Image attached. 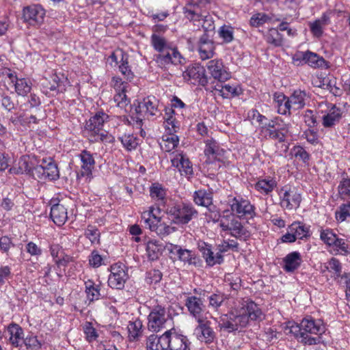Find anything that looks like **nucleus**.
<instances>
[{"mask_svg": "<svg viewBox=\"0 0 350 350\" xmlns=\"http://www.w3.org/2000/svg\"><path fill=\"white\" fill-rule=\"evenodd\" d=\"M198 249L202 253V255L204 258L207 265L213 267L216 264L220 265L223 262V256L220 254L218 251L215 254H214V252L212 250V246L211 245L205 242H202L198 243Z\"/></svg>", "mask_w": 350, "mask_h": 350, "instance_id": "obj_24", "label": "nucleus"}, {"mask_svg": "<svg viewBox=\"0 0 350 350\" xmlns=\"http://www.w3.org/2000/svg\"><path fill=\"white\" fill-rule=\"evenodd\" d=\"M288 98L291 110H299L304 108L306 105V92L300 90H295Z\"/></svg>", "mask_w": 350, "mask_h": 350, "instance_id": "obj_35", "label": "nucleus"}, {"mask_svg": "<svg viewBox=\"0 0 350 350\" xmlns=\"http://www.w3.org/2000/svg\"><path fill=\"white\" fill-rule=\"evenodd\" d=\"M184 77L193 79V83H198L202 86H206L208 83V77L204 66L200 64H194L189 66L184 72Z\"/></svg>", "mask_w": 350, "mask_h": 350, "instance_id": "obj_19", "label": "nucleus"}, {"mask_svg": "<svg viewBox=\"0 0 350 350\" xmlns=\"http://www.w3.org/2000/svg\"><path fill=\"white\" fill-rule=\"evenodd\" d=\"M231 213L238 217L252 218L255 215L254 206L247 200L241 197H234L230 201Z\"/></svg>", "mask_w": 350, "mask_h": 350, "instance_id": "obj_12", "label": "nucleus"}, {"mask_svg": "<svg viewBox=\"0 0 350 350\" xmlns=\"http://www.w3.org/2000/svg\"><path fill=\"white\" fill-rule=\"evenodd\" d=\"M164 350H188L190 342L186 336L177 334L174 329L167 330L161 335Z\"/></svg>", "mask_w": 350, "mask_h": 350, "instance_id": "obj_6", "label": "nucleus"}, {"mask_svg": "<svg viewBox=\"0 0 350 350\" xmlns=\"http://www.w3.org/2000/svg\"><path fill=\"white\" fill-rule=\"evenodd\" d=\"M113 81L114 83V88L116 91V94L113 97L114 102L117 103L118 107L124 108L130 103L126 95L128 83L123 81L120 77H113Z\"/></svg>", "mask_w": 350, "mask_h": 350, "instance_id": "obj_20", "label": "nucleus"}, {"mask_svg": "<svg viewBox=\"0 0 350 350\" xmlns=\"http://www.w3.org/2000/svg\"><path fill=\"white\" fill-rule=\"evenodd\" d=\"M305 59V64L312 68H323L326 65V61L323 57L310 51H306V55H301Z\"/></svg>", "mask_w": 350, "mask_h": 350, "instance_id": "obj_41", "label": "nucleus"}, {"mask_svg": "<svg viewBox=\"0 0 350 350\" xmlns=\"http://www.w3.org/2000/svg\"><path fill=\"white\" fill-rule=\"evenodd\" d=\"M44 16V9L38 4L31 5L23 9V18L30 25L42 23Z\"/></svg>", "mask_w": 350, "mask_h": 350, "instance_id": "obj_15", "label": "nucleus"}, {"mask_svg": "<svg viewBox=\"0 0 350 350\" xmlns=\"http://www.w3.org/2000/svg\"><path fill=\"white\" fill-rule=\"evenodd\" d=\"M185 306L196 321L206 318L205 306L203 301L196 296H188L185 299Z\"/></svg>", "mask_w": 350, "mask_h": 350, "instance_id": "obj_17", "label": "nucleus"}, {"mask_svg": "<svg viewBox=\"0 0 350 350\" xmlns=\"http://www.w3.org/2000/svg\"><path fill=\"white\" fill-rule=\"evenodd\" d=\"M150 195L159 206L166 203V191L159 183H153L150 188Z\"/></svg>", "mask_w": 350, "mask_h": 350, "instance_id": "obj_36", "label": "nucleus"}, {"mask_svg": "<svg viewBox=\"0 0 350 350\" xmlns=\"http://www.w3.org/2000/svg\"><path fill=\"white\" fill-rule=\"evenodd\" d=\"M165 212L172 222L178 225L188 224L198 214L192 204L183 202L167 206Z\"/></svg>", "mask_w": 350, "mask_h": 350, "instance_id": "obj_4", "label": "nucleus"}, {"mask_svg": "<svg viewBox=\"0 0 350 350\" xmlns=\"http://www.w3.org/2000/svg\"><path fill=\"white\" fill-rule=\"evenodd\" d=\"M108 118V115L105 113L98 112L86 122L85 131L88 133L90 139L103 130L104 122Z\"/></svg>", "mask_w": 350, "mask_h": 350, "instance_id": "obj_18", "label": "nucleus"}, {"mask_svg": "<svg viewBox=\"0 0 350 350\" xmlns=\"http://www.w3.org/2000/svg\"><path fill=\"white\" fill-rule=\"evenodd\" d=\"M171 162L172 165L176 167L182 175H191L193 174L192 165L186 155L183 153H173Z\"/></svg>", "mask_w": 350, "mask_h": 350, "instance_id": "obj_27", "label": "nucleus"}, {"mask_svg": "<svg viewBox=\"0 0 350 350\" xmlns=\"http://www.w3.org/2000/svg\"><path fill=\"white\" fill-rule=\"evenodd\" d=\"M198 325L194 329V334L201 342L211 343L215 338V333L211 327V323L207 317L196 321Z\"/></svg>", "mask_w": 350, "mask_h": 350, "instance_id": "obj_13", "label": "nucleus"}, {"mask_svg": "<svg viewBox=\"0 0 350 350\" xmlns=\"http://www.w3.org/2000/svg\"><path fill=\"white\" fill-rule=\"evenodd\" d=\"M35 159L33 160L29 156L22 157L18 161V171L23 174L32 175L36 176L35 174L34 167L36 166L34 163Z\"/></svg>", "mask_w": 350, "mask_h": 350, "instance_id": "obj_42", "label": "nucleus"}, {"mask_svg": "<svg viewBox=\"0 0 350 350\" xmlns=\"http://www.w3.org/2000/svg\"><path fill=\"white\" fill-rule=\"evenodd\" d=\"M174 113V111L172 109H169L168 111H166V115L167 118H166V127L169 131L170 134H172V133L176 132V129L178 126L176 125V119L173 117V114Z\"/></svg>", "mask_w": 350, "mask_h": 350, "instance_id": "obj_63", "label": "nucleus"}, {"mask_svg": "<svg viewBox=\"0 0 350 350\" xmlns=\"http://www.w3.org/2000/svg\"><path fill=\"white\" fill-rule=\"evenodd\" d=\"M137 113H144L147 116H154L157 115V100L154 97H147L144 98L142 102L139 103L138 105L135 107Z\"/></svg>", "mask_w": 350, "mask_h": 350, "instance_id": "obj_30", "label": "nucleus"}, {"mask_svg": "<svg viewBox=\"0 0 350 350\" xmlns=\"http://www.w3.org/2000/svg\"><path fill=\"white\" fill-rule=\"evenodd\" d=\"M15 91L19 96H25L30 92L31 90V81L25 78H19L14 83Z\"/></svg>", "mask_w": 350, "mask_h": 350, "instance_id": "obj_48", "label": "nucleus"}, {"mask_svg": "<svg viewBox=\"0 0 350 350\" xmlns=\"http://www.w3.org/2000/svg\"><path fill=\"white\" fill-rule=\"evenodd\" d=\"M122 54V58L120 60V64L119 65V70L122 74V75L124 76L125 79L127 81H131L133 80L134 77V74L131 71L130 66L129 65V61H128V55L123 53L122 51H121Z\"/></svg>", "mask_w": 350, "mask_h": 350, "instance_id": "obj_52", "label": "nucleus"}, {"mask_svg": "<svg viewBox=\"0 0 350 350\" xmlns=\"http://www.w3.org/2000/svg\"><path fill=\"white\" fill-rule=\"evenodd\" d=\"M301 327L304 329V336L313 334L319 336L324 332V326L321 320L307 317L301 321Z\"/></svg>", "mask_w": 350, "mask_h": 350, "instance_id": "obj_26", "label": "nucleus"}, {"mask_svg": "<svg viewBox=\"0 0 350 350\" xmlns=\"http://www.w3.org/2000/svg\"><path fill=\"white\" fill-rule=\"evenodd\" d=\"M206 68L211 77L221 83L225 82L231 77L230 72L224 65L221 59L210 60L206 64Z\"/></svg>", "mask_w": 350, "mask_h": 350, "instance_id": "obj_14", "label": "nucleus"}, {"mask_svg": "<svg viewBox=\"0 0 350 350\" xmlns=\"http://www.w3.org/2000/svg\"><path fill=\"white\" fill-rule=\"evenodd\" d=\"M214 90L219 92V94L223 98H230L239 95V90L237 87L231 86L229 84H217Z\"/></svg>", "mask_w": 350, "mask_h": 350, "instance_id": "obj_46", "label": "nucleus"}, {"mask_svg": "<svg viewBox=\"0 0 350 350\" xmlns=\"http://www.w3.org/2000/svg\"><path fill=\"white\" fill-rule=\"evenodd\" d=\"M277 183L273 179H261L255 185V189L263 194H268L276 187Z\"/></svg>", "mask_w": 350, "mask_h": 350, "instance_id": "obj_49", "label": "nucleus"}, {"mask_svg": "<svg viewBox=\"0 0 350 350\" xmlns=\"http://www.w3.org/2000/svg\"><path fill=\"white\" fill-rule=\"evenodd\" d=\"M219 35L225 42L229 43L234 39L233 28L230 26L224 25L220 27Z\"/></svg>", "mask_w": 350, "mask_h": 350, "instance_id": "obj_59", "label": "nucleus"}, {"mask_svg": "<svg viewBox=\"0 0 350 350\" xmlns=\"http://www.w3.org/2000/svg\"><path fill=\"white\" fill-rule=\"evenodd\" d=\"M344 110L332 105L326 114L322 117V125L327 129H332L338 124L343 117Z\"/></svg>", "mask_w": 350, "mask_h": 350, "instance_id": "obj_25", "label": "nucleus"}, {"mask_svg": "<svg viewBox=\"0 0 350 350\" xmlns=\"http://www.w3.org/2000/svg\"><path fill=\"white\" fill-rule=\"evenodd\" d=\"M215 45L211 36L208 33H204L198 42V51L202 60H206L213 57L215 54Z\"/></svg>", "mask_w": 350, "mask_h": 350, "instance_id": "obj_16", "label": "nucleus"}, {"mask_svg": "<svg viewBox=\"0 0 350 350\" xmlns=\"http://www.w3.org/2000/svg\"><path fill=\"white\" fill-rule=\"evenodd\" d=\"M282 122L279 118L265 122L259 126V135L266 139L276 140L280 143L284 142L286 139V133L288 131V126L282 125Z\"/></svg>", "mask_w": 350, "mask_h": 350, "instance_id": "obj_5", "label": "nucleus"}, {"mask_svg": "<svg viewBox=\"0 0 350 350\" xmlns=\"http://www.w3.org/2000/svg\"><path fill=\"white\" fill-rule=\"evenodd\" d=\"M289 230L294 232L297 239H303L307 237L308 233V228L300 222H295L289 227Z\"/></svg>", "mask_w": 350, "mask_h": 350, "instance_id": "obj_56", "label": "nucleus"}, {"mask_svg": "<svg viewBox=\"0 0 350 350\" xmlns=\"http://www.w3.org/2000/svg\"><path fill=\"white\" fill-rule=\"evenodd\" d=\"M170 319L165 307L161 305L154 306L148 317V330L159 332L165 328V324Z\"/></svg>", "mask_w": 350, "mask_h": 350, "instance_id": "obj_7", "label": "nucleus"}, {"mask_svg": "<svg viewBox=\"0 0 350 350\" xmlns=\"http://www.w3.org/2000/svg\"><path fill=\"white\" fill-rule=\"evenodd\" d=\"M162 273L158 269H152L147 273L146 281L149 284H157L162 279Z\"/></svg>", "mask_w": 350, "mask_h": 350, "instance_id": "obj_64", "label": "nucleus"}, {"mask_svg": "<svg viewBox=\"0 0 350 350\" xmlns=\"http://www.w3.org/2000/svg\"><path fill=\"white\" fill-rule=\"evenodd\" d=\"M85 236L93 244L99 243L100 232L95 226H88L85 231Z\"/></svg>", "mask_w": 350, "mask_h": 350, "instance_id": "obj_61", "label": "nucleus"}, {"mask_svg": "<svg viewBox=\"0 0 350 350\" xmlns=\"http://www.w3.org/2000/svg\"><path fill=\"white\" fill-rule=\"evenodd\" d=\"M217 250L220 254L230 250L237 252L239 250V243L235 240L228 239L227 241H224L222 243L218 245Z\"/></svg>", "mask_w": 350, "mask_h": 350, "instance_id": "obj_57", "label": "nucleus"}, {"mask_svg": "<svg viewBox=\"0 0 350 350\" xmlns=\"http://www.w3.org/2000/svg\"><path fill=\"white\" fill-rule=\"evenodd\" d=\"M174 248L176 250V255L180 261L189 265L200 266L202 261L200 257L192 250L183 249L178 245H174Z\"/></svg>", "mask_w": 350, "mask_h": 350, "instance_id": "obj_29", "label": "nucleus"}, {"mask_svg": "<svg viewBox=\"0 0 350 350\" xmlns=\"http://www.w3.org/2000/svg\"><path fill=\"white\" fill-rule=\"evenodd\" d=\"M290 332L293 334L301 342L306 345H315L320 342L319 336H304V329L299 324H293L290 327Z\"/></svg>", "mask_w": 350, "mask_h": 350, "instance_id": "obj_31", "label": "nucleus"}, {"mask_svg": "<svg viewBox=\"0 0 350 350\" xmlns=\"http://www.w3.org/2000/svg\"><path fill=\"white\" fill-rule=\"evenodd\" d=\"M339 198L344 201H350V178L343 176L338 185Z\"/></svg>", "mask_w": 350, "mask_h": 350, "instance_id": "obj_45", "label": "nucleus"}, {"mask_svg": "<svg viewBox=\"0 0 350 350\" xmlns=\"http://www.w3.org/2000/svg\"><path fill=\"white\" fill-rule=\"evenodd\" d=\"M111 273L108 278V285L114 289L122 290L129 279L128 269L122 263H116L110 267Z\"/></svg>", "mask_w": 350, "mask_h": 350, "instance_id": "obj_9", "label": "nucleus"}, {"mask_svg": "<svg viewBox=\"0 0 350 350\" xmlns=\"http://www.w3.org/2000/svg\"><path fill=\"white\" fill-rule=\"evenodd\" d=\"M34 170L36 177L40 179L54 180L59 176L57 166L51 157L42 159L34 167Z\"/></svg>", "mask_w": 350, "mask_h": 350, "instance_id": "obj_10", "label": "nucleus"}, {"mask_svg": "<svg viewBox=\"0 0 350 350\" xmlns=\"http://www.w3.org/2000/svg\"><path fill=\"white\" fill-rule=\"evenodd\" d=\"M226 299H227V296L224 293H213L208 297V306L217 310Z\"/></svg>", "mask_w": 350, "mask_h": 350, "instance_id": "obj_54", "label": "nucleus"}, {"mask_svg": "<svg viewBox=\"0 0 350 350\" xmlns=\"http://www.w3.org/2000/svg\"><path fill=\"white\" fill-rule=\"evenodd\" d=\"M160 211L159 207H150L148 211L142 213L141 221L144 222L146 228L155 232L159 236H167L175 232L176 228L161 222V218L157 215Z\"/></svg>", "mask_w": 350, "mask_h": 350, "instance_id": "obj_3", "label": "nucleus"}, {"mask_svg": "<svg viewBox=\"0 0 350 350\" xmlns=\"http://www.w3.org/2000/svg\"><path fill=\"white\" fill-rule=\"evenodd\" d=\"M150 42L154 49L159 52V54L155 55V61L160 67L181 63V55L176 49L170 46L164 37L152 33Z\"/></svg>", "mask_w": 350, "mask_h": 350, "instance_id": "obj_1", "label": "nucleus"}, {"mask_svg": "<svg viewBox=\"0 0 350 350\" xmlns=\"http://www.w3.org/2000/svg\"><path fill=\"white\" fill-rule=\"evenodd\" d=\"M179 143V139L177 135L170 134L164 135L162 138V142L160 144L161 149L165 152H171Z\"/></svg>", "mask_w": 350, "mask_h": 350, "instance_id": "obj_47", "label": "nucleus"}, {"mask_svg": "<svg viewBox=\"0 0 350 350\" xmlns=\"http://www.w3.org/2000/svg\"><path fill=\"white\" fill-rule=\"evenodd\" d=\"M347 204H342L339 206V210L336 212V219L340 221H345L350 217V201Z\"/></svg>", "mask_w": 350, "mask_h": 350, "instance_id": "obj_60", "label": "nucleus"}, {"mask_svg": "<svg viewBox=\"0 0 350 350\" xmlns=\"http://www.w3.org/2000/svg\"><path fill=\"white\" fill-rule=\"evenodd\" d=\"M123 147L128 151L135 150L138 146V139L133 134H124L118 137Z\"/></svg>", "mask_w": 350, "mask_h": 350, "instance_id": "obj_51", "label": "nucleus"}, {"mask_svg": "<svg viewBox=\"0 0 350 350\" xmlns=\"http://www.w3.org/2000/svg\"><path fill=\"white\" fill-rule=\"evenodd\" d=\"M325 268L333 274L335 279L342 277V265L337 258L332 257L325 263Z\"/></svg>", "mask_w": 350, "mask_h": 350, "instance_id": "obj_50", "label": "nucleus"}, {"mask_svg": "<svg viewBox=\"0 0 350 350\" xmlns=\"http://www.w3.org/2000/svg\"><path fill=\"white\" fill-rule=\"evenodd\" d=\"M279 196L280 205L284 208L297 209L300 205L301 196L295 188L285 186L280 189Z\"/></svg>", "mask_w": 350, "mask_h": 350, "instance_id": "obj_11", "label": "nucleus"}, {"mask_svg": "<svg viewBox=\"0 0 350 350\" xmlns=\"http://www.w3.org/2000/svg\"><path fill=\"white\" fill-rule=\"evenodd\" d=\"M267 41L275 46H280L282 44V38L281 34L277 29H274L269 31V33L267 37Z\"/></svg>", "mask_w": 350, "mask_h": 350, "instance_id": "obj_62", "label": "nucleus"}, {"mask_svg": "<svg viewBox=\"0 0 350 350\" xmlns=\"http://www.w3.org/2000/svg\"><path fill=\"white\" fill-rule=\"evenodd\" d=\"M204 154L207 157V161L210 163L214 161L224 162L225 151L220 148L219 144L214 139L206 141Z\"/></svg>", "mask_w": 350, "mask_h": 350, "instance_id": "obj_23", "label": "nucleus"}, {"mask_svg": "<svg viewBox=\"0 0 350 350\" xmlns=\"http://www.w3.org/2000/svg\"><path fill=\"white\" fill-rule=\"evenodd\" d=\"M194 202L198 205L208 208L213 205V193L205 189H199L193 193Z\"/></svg>", "mask_w": 350, "mask_h": 350, "instance_id": "obj_34", "label": "nucleus"}, {"mask_svg": "<svg viewBox=\"0 0 350 350\" xmlns=\"http://www.w3.org/2000/svg\"><path fill=\"white\" fill-rule=\"evenodd\" d=\"M338 235L334 232V231L329 228L322 229L320 233L321 240L328 247L334 241V239L337 238Z\"/></svg>", "mask_w": 350, "mask_h": 350, "instance_id": "obj_58", "label": "nucleus"}, {"mask_svg": "<svg viewBox=\"0 0 350 350\" xmlns=\"http://www.w3.org/2000/svg\"><path fill=\"white\" fill-rule=\"evenodd\" d=\"M159 347L164 350V346L161 343V336L158 337L156 334L150 335L146 340V350H158Z\"/></svg>", "mask_w": 350, "mask_h": 350, "instance_id": "obj_55", "label": "nucleus"}, {"mask_svg": "<svg viewBox=\"0 0 350 350\" xmlns=\"http://www.w3.org/2000/svg\"><path fill=\"white\" fill-rule=\"evenodd\" d=\"M242 315L246 316L247 318V322L249 319L252 321H261L263 318V314L258 306L253 301H250L247 304L245 309L243 312H241Z\"/></svg>", "mask_w": 350, "mask_h": 350, "instance_id": "obj_38", "label": "nucleus"}, {"mask_svg": "<svg viewBox=\"0 0 350 350\" xmlns=\"http://www.w3.org/2000/svg\"><path fill=\"white\" fill-rule=\"evenodd\" d=\"M79 157L82 162V176H90L92 175V170L94 167L95 161L92 154L90 152L83 150L79 154Z\"/></svg>", "mask_w": 350, "mask_h": 350, "instance_id": "obj_33", "label": "nucleus"}, {"mask_svg": "<svg viewBox=\"0 0 350 350\" xmlns=\"http://www.w3.org/2000/svg\"><path fill=\"white\" fill-rule=\"evenodd\" d=\"M247 317L242 315L241 312L239 314L233 312L224 314L220 317L218 321V327L220 329L228 332L237 331L239 327H244L247 324Z\"/></svg>", "mask_w": 350, "mask_h": 350, "instance_id": "obj_8", "label": "nucleus"}, {"mask_svg": "<svg viewBox=\"0 0 350 350\" xmlns=\"http://www.w3.org/2000/svg\"><path fill=\"white\" fill-rule=\"evenodd\" d=\"M329 247H331L334 252L342 255H347L350 253V247L347 241L338 237L334 239V241Z\"/></svg>", "mask_w": 350, "mask_h": 350, "instance_id": "obj_53", "label": "nucleus"}, {"mask_svg": "<svg viewBox=\"0 0 350 350\" xmlns=\"http://www.w3.org/2000/svg\"><path fill=\"white\" fill-rule=\"evenodd\" d=\"M302 262L301 256L298 252H292L283 258V269L286 272H293L297 269Z\"/></svg>", "mask_w": 350, "mask_h": 350, "instance_id": "obj_32", "label": "nucleus"}, {"mask_svg": "<svg viewBox=\"0 0 350 350\" xmlns=\"http://www.w3.org/2000/svg\"><path fill=\"white\" fill-rule=\"evenodd\" d=\"M64 81L56 74L50 77L49 79H45L42 83V92L46 94H50L51 92L56 93L62 92L66 90Z\"/></svg>", "mask_w": 350, "mask_h": 350, "instance_id": "obj_28", "label": "nucleus"}, {"mask_svg": "<svg viewBox=\"0 0 350 350\" xmlns=\"http://www.w3.org/2000/svg\"><path fill=\"white\" fill-rule=\"evenodd\" d=\"M274 101L276 104V107L278 108V112L280 114L290 115L291 108L290 107V103L288 98L286 97L282 93H276L274 94Z\"/></svg>", "mask_w": 350, "mask_h": 350, "instance_id": "obj_39", "label": "nucleus"}, {"mask_svg": "<svg viewBox=\"0 0 350 350\" xmlns=\"http://www.w3.org/2000/svg\"><path fill=\"white\" fill-rule=\"evenodd\" d=\"M209 2L210 0H189V3L183 8L185 17L189 21H200L202 14L199 10Z\"/></svg>", "mask_w": 350, "mask_h": 350, "instance_id": "obj_21", "label": "nucleus"}, {"mask_svg": "<svg viewBox=\"0 0 350 350\" xmlns=\"http://www.w3.org/2000/svg\"><path fill=\"white\" fill-rule=\"evenodd\" d=\"M163 246L159 241L150 240L146 244V252L150 260H155L161 255Z\"/></svg>", "mask_w": 350, "mask_h": 350, "instance_id": "obj_40", "label": "nucleus"}, {"mask_svg": "<svg viewBox=\"0 0 350 350\" xmlns=\"http://www.w3.org/2000/svg\"><path fill=\"white\" fill-rule=\"evenodd\" d=\"M85 288L87 297L90 301L98 300L101 297L100 284H96L93 280L85 282Z\"/></svg>", "mask_w": 350, "mask_h": 350, "instance_id": "obj_43", "label": "nucleus"}, {"mask_svg": "<svg viewBox=\"0 0 350 350\" xmlns=\"http://www.w3.org/2000/svg\"><path fill=\"white\" fill-rule=\"evenodd\" d=\"M57 199L51 200V213L50 216L53 222L59 226L65 224L68 219L67 209L63 204L59 201L57 202Z\"/></svg>", "mask_w": 350, "mask_h": 350, "instance_id": "obj_22", "label": "nucleus"}, {"mask_svg": "<svg viewBox=\"0 0 350 350\" xmlns=\"http://www.w3.org/2000/svg\"><path fill=\"white\" fill-rule=\"evenodd\" d=\"M219 225L223 231L228 232L237 239L246 241L250 237V232L240 221V218L228 210L223 212L221 224Z\"/></svg>", "mask_w": 350, "mask_h": 350, "instance_id": "obj_2", "label": "nucleus"}, {"mask_svg": "<svg viewBox=\"0 0 350 350\" xmlns=\"http://www.w3.org/2000/svg\"><path fill=\"white\" fill-rule=\"evenodd\" d=\"M10 334V342L14 347H21L24 339L23 330L18 325L12 323L8 329Z\"/></svg>", "mask_w": 350, "mask_h": 350, "instance_id": "obj_37", "label": "nucleus"}, {"mask_svg": "<svg viewBox=\"0 0 350 350\" xmlns=\"http://www.w3.org/2000/svg\"><path fill=\"white\" fill-rule=\"evenodd\" d=\"M142 322L138 319L129 321L127 325L129 340L134 341L142 336Z\"/></svg>", "mask_w": 350, "mask_h": 350, "instance_id": "obj_44", "label": "nucleus"}]
</instances>
